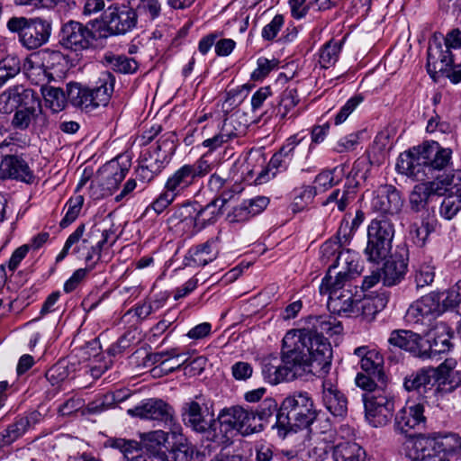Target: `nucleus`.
<instances>
[{
    "mask_svg": "<svg viewBox=\"0 0 461 461\" xmlns=\"http://www.w3.org/2000/svg\"><path fill=\"white\" fill-rule=\"evenodd\" d=\"M282 342L294 358V364L302 375L310 373L322 376L329 373L332 360V348L327 338L309 330H288Z\"/></svg>",
    "mask_w": 461,
    "mask_h": 461,
    "instance_id": "nucleus-1",
    "label": "nucleus"
},
{
    "mask_svg": "<svg viewBox=\"0 0 461 461\" xmlns=\"http://www.w3.org/2000/svg\"><path fill=\"white\" fill-rule=\"evenodd\" d=\"M14 109L11 126L14 130L26 131L31 127L40 132L45 131L50 120L43 112L41 99L31 89L22 86L8 88L0 95V110L8 113Z\"/></svg>",
    "mask_w": 461,
    "mask_h": 461,
    "instance_id": "nucleus-2",
    "label": "nucleus"
},
{
    "mask_svg": "<svg viewBox=\"0 0 461 461\" xmlns=\"http://www.w3.org/2000/svg\"><path fill=\"white\" fill-rule=\"evenodd\" d=\"M452 149L438 141H425L398 158L397 170L416 181H425L435 171L447 169L452 164Z\"/></svg>",
    "mask_w": 461,
    "mask_h": 461,
    "instance_id": "nucleus-3",
    "label": "nucleus"
},
{
    "mask_svg": "<svg viewBox=\"0 0 461 461\" xmlns=\"http://www.w3.org/2000/svg\"><path fill=\"white\" fill-rule=\"evenodd\" d=\"M317 418L313 400L306 392H294L281 402L275 427L279 437L308 429Z\"/></svg>",
    "mask_w": 461,
    "mask_h": 461,
    "instance_id": "nucleus-4",
    "label": "nucleus"
},
{
    "mask_svg": "<svg viewBox=\"0 0 461 461\" xmlns=\"http://www.w3.org/2000/svg\"><path fill=\"white\" fill-rule=\"evenodd\" d=\"M112 231L101 230L96 226H92L86 231L85 224H80L68 236L60 253L56 258V262L62 261L72 249V254L84 258L89 269H93L101 258V253Z\"/></svg>",
    "mask_w": 461,
    "mask_h": 461,
    "instance_id": "nucleus-5",
    "label": "nucleus"
},
{
    "mask_svg": "<svg viewBox=\"0 0 461 461\" xmlns=\"http://www.w3.org/2000/svg\"><path fill=\"white\" fill-rule=\"evenodd\" d=\"M10 32L18 34L20 43L33 50L49 42L52 33V21L43 17H12L7 22Z\"/></svg>",
    "mask_w": 461,
    "mask_h": 461,
    "instance_id": "nucleus-6",
    "label": "nucleus"
},
{
    "mask_svg": "<svg viewBox=\"0 0 461 461\" xmlns=\"http://www.w3.org/2000/svg\"><path fill=\"white\" fill-rule=\"evenodd\" d=\"M443 294L431 292L413 302L405 314V321L413 327L422 328V333L432 327L433 321L447 311L444 306Z\"/></svg>",
    "mask_w": 461,
    "mask_h": 461,
    "instance_id": "nucleus-7",
    "label": "nucleus"
},
{
    "mask_svg": "<svg viewBox=\"0 0 461 461\" xmlns=\"http://www.w3.org/2000/svg\"><path fill=\"white\" fill-rule=\"evenodd\" d=\"M212 167L208 155L204 154L194 163L185 164L173 172L167 178L163 188L177 198L194 185L199 178L209 174Z\"/></svg>",
    "mask_w": 461,
    "mask_h": 461,
    "instance_id": "nucleus-8",
    "label": "nucleus"
},
{
    "mask_svg": "<svg viewBox=\"0 0 461 461\" xmlns=\"http://www.w3.org/2000/svg\"><path fill=\"white\" fill-rule=\"evenodd\" d=\"M394 228L391 221L382 216L371 221L367 228L366 258L378 263L386 258L392 249Z\"/></svg>",
    "mask_w": 461,
    "mask_h": 461,
    "instance_id": "nucleus-9",
    "label": "nucleus"
},
{
    "mask_svg": "<svg viewBox=\"0 0 461 461\" xmlns=\"http://www.w3.org/2000/svg\"><path fill=\"white\" fill-rule=\"evenodd\" d=\"M221 429L224 433L236 430L243 436H249L263 430V423L255 420L253 409L242 406H231L222 409L217 417Z\"/></svg>",
    "mask_w": 461,
    "mask_h": 461,
    "instance_id": "nucleus-10",
    "label": "nucleus"
},
{
    "mask_svg": "<svg viewBox=\"0 0 461 461\" xmlns=\"http://www.w3.org/2000/svg\"><path fill=\"white\" fill-rule=\"evenodd\" d=\"M366 419L370 425L380 428L387 425L394 411V397L387 389H377L363 394Z\"/></svg>",
    "mask_w": 461,
    "mask_h": 461,
    "instance_id": "nucleus-11",
    "label": "nucleus"
},
{
    "mask_svg": "<svg viewBox=\"0 0 461 461\" xmlns=\"http://www.w3.org/2000/svg\"><path fill=\"white\" fill-rule=\"evenodd\" d=\"M294 358L285 348V344L282 342L281 357L268 356L261 361V372L263 378L270 384H277L285 381H292L300 373L294 364Z\"/></svg>",
    "mask_w": 461,
    "mask_h": 461,
    "instance_id": "nucleus-12",
    "label": "nucleus"
},
{
    "mask_svg": "<svg viewBox=\"0 0 461 461\" xmlns=\"http://www.w3.org/2000/svg\"><path fill=\"white\" fill-rule=\"evenodd\" d=\"M174 134L163 135L158 140L157 148L144 158L136 170L137 178L143 183L150 182L164 167V164L175 152Z\"/></svg>",
    "mask_w": 461,
    "mask_h": 461,
    "instance_id": "nucleus-13",
    "label": "nucleus"
},
{
    "mask_svg": "<svg viewBox=\"0 0 461 461\" xmlns=\"http://www.w3.org/2000/svg\"><path fill=\"white\" fill-rule=\"evenodd\" d=\"M129 171L127 164H121L118 159L105 163L98 171L90 185L91 195L95 199L109 196L117 189Z\"/></svg>",
    "mask_w": 461,
    "mask_h": 461,
    "instance_id": "nucleus-14",
    "label": "nucleus"
},
{
    "mask_svg": "<svg viewBox=\"0 0 461 461\" xmlns=\"http://www.w3.org/2000/svg\"><path fill=\"white\" fill-rule=\"evenodd\" d=\"M350 287L351 285L347 283L335 285L330 270L321 281L320 293L329 295L328 307L333 312L351 313L354 312V308L358 301L354 299Z\"/></svg>",
    "mask_w": 461,
    "mask_h": 461,
    "instance_id": "nucleus-15",
    "label": "nucleus"
},
{
    "mask_svg": "<svg viewBox=\"0 0 461 461\" xmlns=\"http://www.w3.org/2000/svg\"><path fill=\"white\" fill-rule=\"evenodd\" d=\"M95 39L92 30L74 20L62 23L58 34L59 44L74 52L88 50Z\"/></svg>",
    "mask_w": 461,
    "mask_h": 461,
    "instance_id": "nucleus-16",
    "label": "nucleus"
},
{
    "mask_svg": "<svg viewBox=\"0 0 461 461\" xmlns=\"http://www.w3.org/2000/svg\"><path fill=\"white\" fill-rule=\"evenodd\" d=\"M203 409L208 410V407L206 398L203 394H197L184 402L181 407V418L185 426L197 433L213 429L215 420H207L203 415Z\"/></svg>",
    "mask_w": 461,
    "mask_h": 461,
    "instance_id": "nucleus-17",
    "label": "nucleus"
},
{
    "mask_svg": "<svg viewBox=\"0 0 461 461\" xmlns=\"http://www.w3.org/2000/svg\"><path fill=\"white\" fill-rule=\"evenodd\" d=\"M104 23L111 35H123L138 23L136 12L129 5H111L104 14Z\"/></svg>",
    "mask_w": 461,
    "mask_h": 461,
    "instance_id": "nucleus-18",
    "label": "nucleus"
},
{
    "mask_svg": "<svg viewBox=\"0 0 461 461\" xmlns=\"http://www.w3.org/2000/svg\"><path fill=\"white\" fill-rule=\"evenodd\" d=\"M131 417L150 420L171 424L174 420L175 411L171 405L161 399L150 398L127 411Z\"/></svg>",
    "mask_w": 461,
    "mask_h": 461,
    "instance_id": "nucleus-19",
    "label": "nucleus"
},
{
    "mask_svg": "<svg viewBox=\"0 0 461 461\" xmlns=\"http://www.w3.org/2000/svg\"><path fill=\"white\" fill-rule=\"evenodd\" d=\"M404 450L411 461H438L440 457L431 434L410 437L404 443Z\"/></svg>",
    "mask_w": 461,
    "mask_h": 461,
    "instance_id": "nucleus-20",
    "label": "nucleus"
},
{
    "mask_svg": "<svg viewBox=\"0 0 461 461\" xmlns=\"http://www.w3.org/2000/svg\"><path fill=\"white\" fill-rule=\"evenodd\" d=\"M303 140L304 137H299V134L289 137L281 149L271 158L267 167L268 169L267 171L262 170L256 181L261 184L268 180V177H267L268 170L276 169V171L272 173V177L276 176V172L286 170L294 157L295 148L300 145Z\"/></svg>",
    "mask_w": 461,
    "mask_h": 461,
    "instance_id": "nucleus-21",
    "label": "nucleus"
},
{
    "mask_svg": "<svg viewBox=\"0 0 461 461\" xmlns=\"http://www.w3.org/2000/svg\"><path fill=\"white\" fill-rule=\"evenodd\" d=\"M1 179H12L32 185L35 183L36 176L22 157L6 155L0 163Z\"/></svg>",
    "mask_w": 461,
    "mask_h": 461,
    "instance_id": "nucleus-22",
    "label": "nucleus"
},
{
    "mask_svg": "<svg viewBox=\"0 0 461 461\" xmlns=\"http://www.w3.org/2000/svg\"><path fill=\"white\" fill-rule=\"evenodd\" d=\"M402 205L403 200L400 192L392 185H380L372 200V208L384 217L399 213Z\"/></svg>",
    "mask_w": 461,
    "mask_h": 461,
    "instance_id": "nucleus-23",
    "label": "nucleus"
},
{
    "mask_svg": "<svg viewBox=\"0 0 461 461\" xmlns=\"http://www.w3.org/2000/svg\"><path fill=\"white\" fill-rule=\"evenodd\" d=\"M424 406L421 403H407L397 411L394 417V429L407 435L412 429L425 426Z\"/></svg>",
    "mask_w": 461,
    "mask_h": 461,
    "instance_id": "nucleus-24",
    "label": "nucleus"
},
{
    "mask_svg": "<svg viewBox=\"0 0 461 461\" xmlns=\"http://www.w3.org/2000/svg\"><path fill=\"white\" fill-rule=\"evenodd\" d=\"M338 267H340L341 270L333 276L335 285H339L340 283L350 284L351 280L360 275L362 269L357 254L349 249L339 252L335 258V264L330 267L329 271L330 270L331 273Z\"/></svg>",
    "mask_w": 461,
    "mask_h": 461,
    "instance_id": "nucleus-25",
    "label": "nucleus"
},
{
    "mask_svg": "<svg viewBox=\"0 0 461 461\" xmlns=\"http://www.w3.org/2000/svg\"><path fill=\"white\" fill-rule=\"evenodd\" d=\"M344 176V166L322 170L315 176L314 185L306 186L297 198L305 199L306 203H309L317 194L324 193L332 186L339 185Z\"/></svg>",
    "mask_w": 461,
    "mask_h": 461,
    "instance_id": "nucleus-26",
    "label": "nucleus"
},
{
    "mask_svg": "<svg viewBox=\"0 0 461 461\" xmlns=\"http://www.w3.org/2000/svg\"><path fill=\"white\" fill-rule=\"evenodd\" d=\"M456 54L438 41L429 42L428 48L427 70L435 77L438 73L449 70L450 66L456 62Z\"/></svg>",
    "mask_w": 461,
    "mask_h": 461,
    "instance_id": "nucleus-27",
    "label": "nucleus"
},
{
    "mask_svg": "<svg viewBox=\"0 0 461 461\" xmlns=\"http://www.w3.org/2000/svg\"><path fill=\"white\" fill-rule=\"evenodd\" d=\"M416 185L409 196L410 208L413 212H421V216H429L430 213V203L437 193H440L438 182L421 181Z\"/></svg>",
    "mask_w": 461,
    "mask_h": 461,
    "instance_id": "nucleus-28",
    "label": "nucleus"
},
{
    "mask_svg": "<svg viewBox=\"0 0 461 461\" xmlns=\"http://www.w3.org/2000/svg\"><path fill=\"white\" fill-rule=\"evenodd\" d=\"M354 354L360 358V367L365 373L372 375L380 384H386L387 376L384 370V357L377 350L362 346L355 348Z\"/></svg>",
    "mask_w": 461,
    "mask_h": 461,
    "instance_id": "nucleus-29",
    "label": "nucleus"
},
{
    "mask_svg": "<svg viewBox=\"0 0 461 461\" xmlns=\"http://www.w3.org/2000/svg\"><path fill=\"white\" fill-rule=\"evenodd\" d=\"M456 364L455 360L447 359L435 368L438 374L434 394L443 395L461 385V372L455 369Z\"/></svg>",
    "mask_w": 461,
    "mask_h": 461,
    "instance_id": "nucleus-30",
    "label": "nucleus"
},
{
    "mask_svg": "<svg viewBox=\"0 0 461 461\" xmlns=\"http://www.w3.org/2000/svg\"><path fill=\"white\" fill-rule=\"evenodd\" d=\"M322 402L334 416H344L348 411V400L331 378L322 382Z\"/></svg>",
    "mask_w": 461,
    "mask_h": 461,
    "instance_id": "nucleus-31",
    "label": "nucleus"
},
{
    "mask_svg": "<svg viewBox=\"0 0 461 461\" xmlns=\"http://www.w3.org/2000/svg\"><path fill=\"white\" fill-rule=\"evenodd\" d=\"M437 371L433 367L421 368L404 378L403 386L411 392L415 391L419 394L426 396L430 391L434 392L437 382Z\"/></svg>",
    "mask_w": 461,
    "mask_h": 461,
    "instance_id": "nucleus-32",
    "label": "nucleus"
},
{
    "mask_svg": "<svg viewBox=\"0 0 461 461\" xmlns=\"http://www.w3.org/2000/svg\"><path fill=\"white\" fill-rule=\"evenodd\" d=\"M423 334L429 336V348L428 350L421 351V357H431L450 350L452 346L450 342L451 336L448 328L444 323L437 324L433 329L430 328Z\"/></svg>",
    "mask_w": 461,
    "mask_h": 461,
    "instance_id": "nucleus-33",
    "label": "nucleus"
},
{
    "mask_svg": "<svg viewBox=\"0 0 461 461\" xmlns=\"http://www.w3.org/2000/svg\"><path fill=\"white\" fill-rule=\"evenodd\" d=\"M242 125L234 114L227 117L217 134L212 138L205 139L202 145L208 148L209 151H213L227 143L230 140L237 138L242 131Z\"/></svg>",
    "mask_w": 461,
    "mask_h": 461,
    "instance_id": "nucleus-34",
    "label": "nucleus"
},
{
    "mask_svg": "<svg viewBox=\"0 0 461 461\" xmlns=\"http://www.w3.org/2000/svg\"><path fill=\"white\" fill-rule=\"evenodd\" d=\"M219 249L215 241L209 240L206 242L189 249L185 257L186 267H204L217 258Z\"/></svg>",
    "mask_w": 461,
    "mask_h": 461,
    "instance_id": "nucleus-35",
    "label": "nucleus"
},
{
    "mask_svg": "<svg viewBox=\"0 0 461 461\" xmlns=\"http://www.w3.org/2000/svg\"><path fill=\"white\" fill-rule=\"evenodd\" d=\"M42 416L38 411H32L27 415L19 417L1 433V439L5 444H12L22 437L28 429L38 424Z\"/></svg>",
    "mask_w": 461,
    "mask_h": 461,
    "instance_id": "nucleus-36",
    "label": "nucleus"
},
{
    "mask_svg": "<svg viewBox=\"0 0 461 461\" xmlns=\"http://www.w3.org/2000/svg\"><path fill=\"white\" fill-rule=\"evenodd\" d=\"M115 77L110 71H103L99 74L95 86L89 87L95 105L106 106L114 90Z\"/></svg>",
    "mask_w": 461,
    "mask_h": 461,
    "instance_id": "nucleus-37",
    "label": "nucleus"
},
{
    "mask_svg": "<svg viewBox=\"0 0 461 461\" xmlns=\"http://www.w3.org/2000/svg\"><path fill=\"white\" fill-rule=\"evenodd\" d=\"M306 323L308 326L302 330H309L321 336H324V334L333 336L340 334L343 330L341 323L330 314L309 316L306 319Z\"/></svg>",
    "mask_w": 461,
    "mask_h": 461,
    "instance_id": "nucleus-38",
    "label": "nucleus"
},
{
    "mask_svg": "<svg viewBox=\"0 0 461 461\" xmlns=\"http://www.w3.org/2000/svg\"><path fill=\"white\" fill-rule=\"evenodd\" d=\"M422 338L420 334L407 330H393L388 339L390 345L410 351L420 357Z\"/></svg>",
    "mask_w": 461,
    "mask_h": 461,
    "instance_id": "nucleus-39",
    "label": "nucleus"
},
{
    "mask_svg": "<svg viewBox=\"0 0 461 461\" xmlns=\"http://www.w3.org/2000/svg\"><path fill=\"white\" fill-rule=\"evenodd\" d=\"M67 95L71 104L81 110L91 112L97 108L90 88L78 83L68 84Z\"/></svg>",
    "mask_w": 461,
    "mask_h": 461,
    "instance_id": "nucleus-40",
    "label": "nucleus"
},
{
    "mask_svg": "<svg viewBox=\"0 0 461 461\" xmlns=\"http://www.w3.org/2000/svg\"><path fill=\"white\" fill-rule=\"evenodd\" d=\"M196 202H187L176 205L172 209L167 222L174 226L184 224L188 228H193V230L196 231Z\"/></svg>",
    "mask_w": 461,
    "mask_h": 461,
    "instance_id": "nucleus-41",
    "label": "nucleus"
},
{
    "mask_svg": "<svg viewBox=\"0 0 461 461\" xmlns=\"http://www.w3.org/2000/svg\"><path fill=\"white\" fill-rule=\"evenodd\" d=\"M107 445L118 449L126 461H150V457L143 454L140 443L136 440L113 438L107 440Z\"/></svg>",
    "mask_w": 461,
    "mask_h": 461,
    "instance_id": "nucleus-42",
    "label": "nucleus"
},
{
    "mask_svg": "<svg viewBox=\"0 0 461 461\" xmlns=\"http://www.w3.org/2000/svg\"><path fill=\"white\" fill-rule=\"evenodd\" d=\"M407 263L401 257H392L386 260L383 267V283L392 286L398 284L405 276Z\"/></svg>",
    "mask_w": 461,
    "mask_h": 461,
    "instance_id": "nucleus-43",
    "label": "nucleus"
},
{
    "mask_svg": "<svg viewBox=\"0 0 461 461\" xmlns=\"http://www.w3.org/2000/svg\"><path fill=\"white\" fill-rule=\"evenodd\" d=\"M222 209L220 203H218L214 199L204 206L196 202V231L201 230L208 224L215 222L222 213Z\"/></svg>",
    "mask_w": 461,
    "mask_h": 461,
    "instance_id": "nucleus-44",
    "label": "nucleus"
},
{
    "mask_svg": "<svg viewBox=\"0 0 461 461\" xmlns=\"http://www.w3.org/2000/svg\"><path fill=\"white\" fill-rule=\"evenodd\" d=\"M335 461H366V451L355 442H341L333 450Z\"/></svg>",
    "mask_w": 461,
    "mask_h": 461,
    "instance_id": "nucleus-45",
    "label": "nucleus"
},
{
    "mask_svg": "<svg viewBox=\"0 0 461 461\" xmlns=\"http://www.w3.org/2000/svg\"><path fill=\"white\" fill-rule=\"evenodd\" d=\"M166 301L167 297L155 300L146 299L136 303L124 316L132 315L136 318V321L141 322L147 320L150 314L162 308Z\"/></svg>",
    "mask_w": 461,
    "mask_h": 461,
    "instance_id": "nucleus-46",
    "label": "nucleus"
},
{
    "mask_svg": "<svg viewBox=\"0 0 461 461\" xmlns=\"http://www.w3.org/2000/svg\"><path fill=\"white\" fill-rule=\"evenodd\" d=\"M300 99L298 96L297 89L295 87L288 86L280 95L278 102V108L276 115L279 116L280 120L292 118L296 116V113H289L298 104Z\"/></svg>",
    "mask_w": 461,
    "mask_h": 461,
    "instance_id": "nucleus-47",
    "label": "nucleus"
},
{
    "mask_svg": "<svg viewBox=\"0 0 461 461\" xmlns=\"http://www.w3.org/2000/svg\"><path fill=\"white\" fill-rule=\"evenodd\" d=\"M128 4L132 6L137 17H144L150 22L157 20L161 14L162 7L158 0H128Z\"/></svg>",
    "mask_w": 461,
    "mask_h": 461,
    "instance_id": "nucleus-48",
    "label": "nucleus"
},
{
    "mask_svg": "<svg viewBox=\"0 0 461 461\" xmlns=\"http://www.w3.org/2000/svg\"><path fill=\"white\" fill-rule=\"evenodd\" d=\"M38 58L41 61L40 69H42L44 77H47L48 81L54 78L50 69H54L62 66L64 60V55L59 50H53L45 49L37 54Z\"/></svg>",
    "mask_w": 461,
    "mask_h": 461,
    "instance_id": "nucleus-49",
    "label": "nucleus"
},
{
    "mask_svg": "<svg viewBox=\"0 0 461 461\" xmlns=\"http://www.w3.org/2000/svg\"><path fill=\"white\" fill-rule=\"evenodd\" d=\"M431 183H437L441 189L437 196L447 194L456 195L461 190V169L454 170L451 174L437 176Z\"/></svg>",
    "mask_w": 461,
    "mask_h": 461,
    "instance_id": "nucleus-50",
    "label": "nucleus"
},
{
    "mask_svg": "<svg viewBox=\"0 0 461 461\" xmlns=\"http://www.w3.org/2000/svg\"><path fill=\"white\" fill-rule=\"evenodd\" d=\"M431 183H437L441 189L437 196L447 194L456 195L461 190V169L454 170L451 174L437 176Z\"/></svg>",
    "mask_w": 461,
    "mask_h": 461,
    "instance_id": "nucleus-51",
    "label": "nucleus"
},
{
    "mask_svg": "<svg viewBox=\"0 0 461 461\" xmlns=\"http://www.w3.org/2000/svg\"><path fill=\"white\" fill-rule=\"evenodd\" d=\"M431 183H437L441 189L437 196L447 194L456 195L461 190V169L454 170L451 174L437 176Z\"/></svg>",
    "mask_w": 461,
    "mask_h": 461,
    "instance_id": "nucleus-52",
    "label": "nucleus"
},
{
    "mask_svg": "<svg viewBox=\"0 0 461 461\" xmlns=\"http://www.w3.org/2000/svg\"><path fill=\"white\" fill-rule=\"evenodd\" d=\"M329 4V0H289L291 14L295 19L304 17L311 8L326 11Z\"/></svg>",
    "mask_w": 461,
    "mask_h": 461,
    "instance_id": "nucleus-53",
    "label": "nucleus"
},
{
    "mask_svg": "<svg viewBox=\"0 0 461 461\" xmlns=\"http://www.w3.org/2000/svg\"><path fill=\"white\" fill-rule=\"evenodd\" d=\"M438 451L444 454H455L461 451V438L456 433H431Z\"/></svg>",
    "mask_w": 461,
    "mask_h": 461,
    "instance_id": "nucleus-54",
    "label": "nucleus"
},
{
    "mask_svg": "<svg viewBox=\"0 0 461 461\" xmlns=\"http://www.w3.org/2000/svg\"><path fill=\"white\" fill-rule=\"evenodd\" d=\"M104 60L113 71L122 74H132L139 68L134 59L123 55L105 54Z\"/></svg>",
    "mask_w": 461,
    "mask_h": 461,
    "instance_id": "nucleus-55",
    "label": "nucleus"
},
{
    "mask_svg": "<svg viewBox=\"0 0 461 461\" xmlns=\"http://www.w3.org/2000/svg\"><path fill=\"white\" fill-rule=\"evenodd\" d=\"M194 450L187 442L175 443L170 449L158 454L162 461H191Z\"/></svg>",
    "mask_w": 461,
    "mask_h": 461,
    "instance_id": "nucleus-56",
    "label": "nucleus"
},
{
    "mask_svg": "<svg viewBox=\"0 0 461 461\" xmlns=\"http://www.w3.org/2000/svg\"><path fill=\"white\" fill-rule=\"evenodd\" d=\"M46 105L53 112L59 113L66 108L68 96L61 88L50 86L43 91Z\"/></svg>",
    "mask_w": 461,
    "mask_h": 461,
    "instance_id": "nucleus-57",
    "label": "nucleus"
},
{
    "mask_svg": "<svg viewBox=\"0 0 461 461\" xmlns=\"http://www.w3.org/2000/svg\"><path fill=\"white\" fill-rule=\"evenodd\" d=\"M435 267L429 261L418 263L414 270V282L417 288H422L433 283Z\"/></svg>",
    "mask_w": 461,
    "mask_h": 461,
    "instance_id": "nucleus-58",
    "label": "nucleus"
},
{
    "mask_svg": "<svg viewBox=\"0 0 461 461\" xmlns=\"http://www.w3.org/2000/svg\"><path fill=\"white\" fill-rule=\"evenodd\" d=\"M341 50V42L330 41L320 51L319 62L324 68L333 66L338 59Z\"/></svg>",
    "mask_w": 461,
    "mask_h": 461,
    "instance_id": "nucleus-59",
    "label": "nucleus"
},
{
    "mask_svg": "<svg viewBox=\"0 0 461 461\" xmlns=\"http://www.w3.org/2000/svg\"><path fill=\"white\" fill-rule=\"evenodd\" d=\"M84 203V197L81 194L71 197L66 203L67 212L59 222L62 229L67 228L78 217Z\"/></svg>",
    "mask_w": 461,
    "mask_h": 461,
    "instance_id": "nucleus-60",
    "label": "nucleus"
},
{
    "mask_svg": "<svg viewBox=\"0 0 461 461\" xmlns=\"http://www.w3.org/2000/svg\"><path fill=\"white\" fill-rule=\"evenodd\" d=\"M355 188L351 186H344V190L341 192L339 189L334 190L327 198L324 204L330 203H336L339 211H344L349 202L355 197Z\"/></svg>",
    "mask_w": 461,
    "mask_h": 461,
    "instance_id": "nucleus-61",
    "label": "nucleus"
},
{
    "mask_svg": "<svg viewBox=\"0 0 461 461\" xmlns=\"http://www.w3.org/2000/svg\"><path fill=\"white\" fill-rule=\"evenodd\" d=\"M167 440V433L161 430H154L144 433L141 436V442L147 450L156 452Z\"/></svg>",
    "mask_w": 461,
    "mask_h": 461,
    "instance_id": "nucleus-62",
    "label": "nucleus"
},
{
    "mask_svg": "<svg viewBox=\"0 0 461 461\" xmlns=\"http://www.w3.org/2000/svg\"><path fill=\"white\" fill-rule=\"evenodd\" d=\"M205 366V358L203 357H195L190 362L187 359L184 360L182 363L177 364L176 366H170L168 368L169 372H173L176 369H183L185 375L189 376H195L200 375Z\"/></svg>",
    "mask_w": 461,
    "mask_h": 461,
    "instance_id": "nucleus-63",
    "label": "nucleus"
},
{
    "mask_svg": "<svg viewBox=\"0 0 461 461\" xmlns=\"http://www.w3.org/2000/svg\"><path fill=\"white\" fill-rule=\"evenodd\" d=\"M19 71L20 62L16 58L6 54L3 60H0V80L2 84L14 77Z\"/></svg>",
    "mask_w": 461,
    "mask_h": 461,
    "instance_id": "nucleus-64",
    "label": "nucleus"
}]
</instances>
